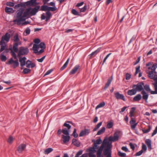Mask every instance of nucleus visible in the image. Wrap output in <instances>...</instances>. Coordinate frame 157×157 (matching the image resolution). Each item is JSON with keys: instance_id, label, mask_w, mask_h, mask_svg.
<instances>
[{"instance_id": "obj_2", "label": "nucleus", "mask_w": 157, "mask_h": 157, "mask_svg": "<svg viewBox=\"0 0 157 157\" xmlns=\"http://www.w3.org/2000/svg\"><path fill=\"white\" fill-rule=\"evenodd\" d=\"M144 83L143 82L137 83V85H134L132 86L133 89H135L136 91L140 92L142 91L141 94L142 95V98L146 102H147V101L148 97V94L143 90V86Z\"/></svg>"}, {"instance_id": "obj_11", "label": "nucleus", "mask_w": 157, "mask_h": 157, "mask_svg": "<svg viewBox=\"0 0 157 157\" xmlns=\"http://www.w3.org/2000/svg\"><path fill=\"white\" fill-rule=\"evenodd\" d=\"M115 96L117 99H121L123 101H125V99L124 95L122 94H120L118 92L115 93L114 94Z\"/></svg>"}, {"instance_id": "obj_46", "label": "nucleus", "mask_w": 157, "mask_h": 157, "mask_svg": "<svg viewBox=\"0 0 157 157\" xmlns=\"http://www.w3.org/2000/svg\"><path fill=\"white\" fill-rule=\"evenodd\" d=\"M151 129V127L150 126H148V128L147 129H144L143 130V132L144 133H147L150 131Z\"/></svg>"}, {"instance_id": "obj_14", "label": "nucleus", "mask_w": 157, "mask_h": 157, "mask_svg": "<svg viewBox=\"0 0 157 157\" xmlns=\"http://www.w3.org/2000/svg\"><path fill=\"white\" fill-rule=\"evenodd\" d=\"M26 147V145L25 144H21L20 145L17 149L18 152L20 153H21L24 150Z\"/></svg>"}, {"instance_id": "obj_47", "label": "nucleus", "mask_w": 157, "mask_h": 157, "mask_svg": "<svg viewBox=\"0 0 157 157\" xmlns=\"http://www.w3.org/2000/svg\"><path fill=\"white\" fill-rule=\"evenodd\" d=\"M63 126L64 127H66L68 130H69L71 128V126L66 122L64 124Z\"/></svg>"}, {"instance_id": "obj_31", "label": "nucleus", "mask_w": 157, "mask_h": 157, "mask_svg": "<svg viewBox=\"0 0 157 157\" xmlns=\"http://www.w3.org/2000/svg\"><path fill=\"white\" fill-rule=\"evenodd\" d=\"M30 33V30L29 28H27L24 33H23V35L24 36H27L29 35Z\"/></svg>"}, {"instance_id": "obj_21", "label": "nucleus", "mask_w": 157, "mask_h": 157, "mask_svg": "<svg viewBox=\"0 0 157 157\" xmlns=\"http://www.w3.org/2000/svg\"><path fill=\"white\" fill-rule=\"evenodd\" d=\"M62 138L63 139V142L64 143H66L69 141L70 137L69 135H66L65 136L64 135H62Z\"/></svg>"}, {"instance_id": "obj_45", "label": "nucleus", "mask_w": 157, "mask_h": 157, "mask_svg": "<svg viewBox=\"0 0 157 157\" xmlns=\"http://www.w3.org/2000/svg\"><path fill=\"white\" fill-rule=\"evenodd\" d=\"M118 154L119 156L121 157H125L126 155V154L125 153H122L120 151H118Z\"/></svg>"}, {"instance_id": "obj_27", "label": "nucleus", "mask_w": 157, "mask_h": 157, "mask_svg": "<svg viewBox=\"0 0 157 157\" xmlns=\"http://www.w3.org/2000/svg\"><path fill=\"white\" fill-rule=\"evenodd\" d=\"M0 57L1 61L3 62L5 61L7 59L6 56L4 55L3 53H2L1 54Z\"/></svg>"}, {"instance_id": "obj_42", "label": "nucleus", "mask_w": 157, "mask_h": 157, "mask_svg": "<svg viewBox=\"0 0 157 157\" xmlns=\"http://www.w3.org/2000/svg\"><path fill=\"white\" fill-rule=\"evenodd\" d=\"M48 7L47 6H43L41 7V10L42 11H48Z\"/></svg>"}, {"instance_id": "obj_49", "label": "nucleus", "mask_w": 157, "mask_h": 157, "mask_svg": "<svg viewBox=\"0 0 157 157\" xmlns=\"http://www.w3.org/2000/svg\"><path fill=\"white\" fill-rule=\"evenodd\" d=\"M30 71V69H28V68H25L24 69V70L23 71V73L24 74H27L29 73Z\"/></svg>"}, {"instance_id": "obj_26", "label": "nucleus", "mask_w": 157, "mask_h": 157, "mask_svg": "<svg viewBox=\"0 0 157 157\" xmlns=\"http://www.w3.org/2000/svg\"><path fill=\"white\" fill-rule=\"evenodd\" d=\"M53 151V149L52 148H49L46 149L44 151V153L45 154H48Z\"/></svg>"}, {"instance_id": "obj_20", "label": "nucleus", "mask_w": 157, "mask_h": 157, "mask_svg": "<svg viewBox=\"0 0 157 157\" xmlns=\"http://www.w3.org/2000/svg\"><path fill=\"white\" fill-rule=\"evenodd\" d=\"M72 144H73L74 145L77 146V147H79L80 145V142L78 141L77 140L75 139H73L72 141Z\"/></svg>"}, {"instance_id": "obj_38", "label": "nucleus", "mask_w": 157, "mask_h": 157, "mask_svg": "<svg viewBox=\"0 0 157 157\" xmlns=\"http://www.w3.org/2000/svg\"><path fill=\"white\" fill-rule=\"evenodd\" d=\"M39 48H40L41 49H44L46 48V46L45 44L43 42H41L40 43V44L38 45Z\"/></svg>"}, {"instance_id": "obj_32", "label": "nucleus", "mask_w": 157, "mask_h": 157, "mask_svg": "<svg viewBox=\"0 0 157 157\" xmlns=\"http://www.w3.org/2000/svg\"><path fill=\"white\" fill-rule=\"evenodd\" d=\"M46 21H48L51 16V14L49 11H47L46 12Z\"/></svg>"}, {"instance_id": "obj_55", "label": "nucleus", "mask_w": 157, "mask_h": 157, "mask_svg": "<svg viewBox=\"0 0 157 157\" xmlns=\"http://www.w3.org/2000/svg\"><path fill=\"white\" fill-rule=\"evenodd\" d=\"M142 150H144L145 151H146L147 149V147L146 146L144 143L142 144Z\"/></svg>"}, {"instance_id": "obj_6", "label": "nucleus", "mask_w": 157, "mask_h": 157, "mask_svg": "<svg viewBox=\"0 0 157 157\" xmlns=\"http://www.w3.org/2000/svg\"><path fill=\"white\" fill-rule=\"evenodd\" d=\"M29 50L28 48L24 47H21L18 51V56L20 57L21 55H25L29 52Z\"/></svg>"}, {"instance_id": "obj_41", "label": "nucleus", "mask_w": 157, "mask_h": 157, "mask_svg": "<svg viewBox=\"0 0 157 157\" xmlns=\"http://www.w3.org/2000/svg\"><path fill=\"white\" fill-rule=\"evenodd\" d=\"M72 135L74 136L75 138H77L78 136V134L76 133V129L74 128L73 133H72Z\"/></svg>"}, {"instance_id": "obj_62", "label": "nucleus", "mask_w": 157, "mask_h": 157, "mask_svg": "<svg viewBox=\"0 0 157 157\" xmlns=\"http://www.w3.org/2000/svg\"><path fill=\"white\" fill-rule=\"evenodd\" d=\"M83 151L82 150H80L78 151L76 154L75 155L78 156L80 155H81Z\"/></svg>"}, {"instance_id": "obj_54", "label": "nucleus", "mask_w": 157, "mask_h": 157, "mask_svg": "<svg viewBox=\"0 0 157 157\" xmlns=\"http://www.w3.org/2000/svg\"><path fill=\"white\" fill-rule=\"evenodd\" d=\"M89 150V151H90V152H95L96 151V150L93 147H90Z\"/></svg>"}, {"instance_id": "obj_51", "label": "nucleus", "mask_w": 157, "mask_h": 157, "mask_svg": "<svg viewBox=\"0 0 157 157\" xmlns=\"http://www.w3.org/2000/svg\"><path fill=\"white\" fill-rule=\"evenodd\" d=\"M102 142V140L101 138H99L96 140V142L94 141V143H95L97 144H101Z\"/></svg>"}, {"instance_id": "obj_13", "label": "nucleus", "mask_w": 157, "mask_h": 157, "mask_svg": "<svg viewBox=\"0 0 157 157\" xmlns=\"http://www.w3.org/2000/svg\"><path fill=\"white\" fill-rule=\"evenodd\" d=\"M104 155H106V157H111L110 150L105 148L103 151Z\"/></svg>"}, {"instance_id": "obj_19", "label": "nucleus", "mask_w": 157, "mask_h": 157, "mask_svg": "<svg viewBox=\"0 0 157 157\" xmlns=\"http://www.w3.org/2000/svg\"><path fill=\"white\" fill-rule=\"evenodd\" d=\"M79 66L78 65L75 66L70 71V75H73L75 74L79 68Z\"/></svg>"}, {"instance_id": "obj_58", "label": "nucleus", "mask_w": 157, "mask_h": 157, "mask_svg": "<svg viewBox=\"0 0 157 157\" xmlns=\"http://www.w3.org/2000/svg\"><path fill=\"white\" fill-rule=\"evenodd\" d=\"M1 45V48L0 49V52H2L4 50H5V48L6 47L5 45Z\"/></svg>"}, {"instance_id": "obj_53", "label": "nucleus", "mask_w": 157, "mask_h": 157, "mask_svg": "<svg viewBox=\"0 0 157 157\" xmlns=\"http://www.w3.org/2000/svg\"><path fill=\"white\" fill-rule=\"evenodd\" d=\"M143 151L142 150H141L140 151H139L136 153L135 154V156H140L143 153Z\"/></svg>"}, {"instance_id": "obj_36", "label": "nucleus", "mask_w": 157, "mask_h": 157, "mask_svg": "<svg viewBox=\"0 0 157 157\" xmlns=\"http://www.w3.org/2000/svg\"><path fill=\"white\" fill-rule=\"evenodd\" d=\"M105 105V103L104 101H103L100 103L99 104L97 105L96 107V109H98L100 108L104 107Z\"/></svg>"}, {"instance_id": "obj_56", "label": "nucleus", "mask_w": 157, "mask_h": 157, "mask_svg": "<svg viewBox=\"0 0 157 157\" xmlns=\"http://www.w3.org/2000/svg\"><path fill=\"white\" fill-rule=\"evenodd\" d=\"M72 13L74 15H79V13H78V12L75 9H73L72 10Z\"/></svg>"}, {"instance_id": "obj_18", "label": "nucleus", "mask_w": 157, "mask_h": 157, "mask_svg": "<svg viewBox=\"0 0 157 157\" xmlns=\"http://www.w3.org/2000/svg\"><path fill=\"white\" fill-rule=\"evenodd\" d=\"M26 67L27 68H29L30 67L31 68L35 67V65L34 63H32L29 60H28L26 62Z\"/></svg>"}, {"instance_id": "obj_61", "label": "nucleus", "mask_w": 157, "mask_h": 157, "mask_svg": "<svg viewBox=\"0 0 157 157\" xmlns=\"http://www.w3.org/2000/svg\"><path fill=\"white\" fill-rule=\"evenodd\" d=\"M45 56H44L40 59H37V60L39 62H42L45 59Z\"/></svg>"}, {"instance_id": "obj_39", "label": "nucleus", "mask_w": 157, "mask_h": 157, "mask_svg": "<svg viewBox=\"0 0 157 157\" xmlns=\"http://www.w3.org/2000/svg\"><path fill=\"white\" fill-rule=\"evenodd\" d=\"M102 124V122H100L98 124L95 126L94 128L93 129V131H95L97 130L101 125Z\"/></svg>"}, {"instance_id": "obj_43", "label": "nucleus", "mask_w": 157, "mask_h": 157, "mask_svg": "<svg viewBox=\"0 0 157 157\" xmlns=\"http://www.w3.org/2000/svg\"><path fill=\"white\" fill-rule=\"evenodd\" d=\"M140 66L136 67V72L134 74V75L136 76V74L140 71Z\"/></svg>"}, {"instance_id": "obj_30", "label": "nucleus", "mask_w": 157, "mask_h": 157, "mask_svg": "<svg viewBox=\"0 0 157 157\" xmlns=\"http://www.w3.org/2000/svg\"><path fill=\"white\" fill-rule=\"evenodd\" d=\"M69 130L67 129L66 128H64L62 129V132L64 135H69Z\"/></svg>"}, {"instance_id": "obj_17", "label": "nucleus", "mask_w": 157, "mask_h": 157, "mask_svg": "<svg viewBox=\"0 0 157 157\" xmlns=\"http://www.w3.org/2000/svg\"><path fill=\"white\" fill-rule=\"evenodd\" d=\"M21 42H15L13 44V50L15 52H17L18 51V45H21Z\"/></svg>"}, {"instance_id": "obj_8", "label": "nucleus", "mask_w": 157, "mask_h": 157, "mask_svg": "<svg viewBox=\"0 0 157 157\" xmlns=\"http://www.w3.org/2000/svg\"><path fill=\"white\" fill-rule=\"evenodd\" d=\"M10 35L8 33H7L5 35L2 36L1 38V40L0 43L1 45L4 44H5L4 41H6L8 42L10 40Z\"/></svg>"}, {"instance_id": "obj_57", "label": "nucleus", "mask_w": 157, "mask_h": 157, "mask_svg": "<svg viewBox=\"0 0 157 157\" xmlns=\"http://www.w3.org/2000/svg\"><path fill=\"white\" fill-rule=\"evenodd\" d=\"M1 81L7 84V85H11V82L10 80H9L7 81H4V80H2Z\"/></svg>"}, {"instance_id": "obj_48", "label": "nucleus", "mask_w": 157, "mask_h": 157, "mask_svg": "<svg viewBox=\"0 0 157 157\" xmlns=\"http://www.w3.org/2000/svg\"><path fill=\"white\" fill-rule=\"evenodd\" d=\"M48 10L47 11H53L56 10V8L54 7H48Z\"/></svg>"}, {"instance_id": "obj_64", "label": "nucleus", "mask_w": 157, "mask_h": 157, "mask_svg": "<svg viewBox=\"0 0 157 157\" xmlns=\"http://www.w3.org/2000/svg\"><path fill=\"white\" fill-rule=\"evenodd\" d=\"M94 152H90L89 153V157H96V155L94 154Z\"/></svg>"}, {"instance_id": "obj_37", "label": "nucleus", "mask_w": 157, "mask_h": 157, "mask_svg": "<svg viewBox=\"0 0 157 157\" xmlns=\"http://www.w3.org/2000/svg\"><path fill=\"white\" fill-rule=\"evenodd\" d=\"M113 125V123L112 122L110 121L108 122L106 125V128L109 129L112 127Z\"/></svg>"}, {"instance_id": "obj_50", "label": "nucleus", "mask_w": 157, "mask_h": 157, "mask_svg": "<svg viewBox=\"0 0 157 157\" xmlns=\"http://www.w3.org/2000/svg\"><path fill=\"white\" fill-rule=\"evenodd\" d=\"M112 147V145L111 143L108 142L106 148L110 150V148Z\"/></svg>"}, {"instance_id": "obj_28", "label": "nucleus", "mask_w": 157, "mask_h": 157, "mask_svg": "<svg viewBox=\"0 0 157 157\" xmlns=\"http://www.w3.org/2000/svg\"><path fill=\"white\" fill-rule=\"evenodd\" d=\"M112 79H109L107 82V83L105 84V86L104 87V90H106L107 88L109 87L110 84Z\"/></svg>"}, {"instance_id": "obj_60", "label": "nucleus", "mask_w": 157, "mask_h": 157, "mask_svg": "<svg viewBox=\"0 0 157 157\" xmlns=\"http://www.w3.org/2000/svg\"><path fill=\"white\" fill-rule=\"evenodd\" d=\"M157 133V126H156L155 129L154 130V131H153V132L152 133V135H151V136H153L154 135L156 134Z\"/></svg>"}, {"instance_id": "obj_25", "label": "nucleus", "mask_w": 157, "mask_h": 157, "mask_svg": "<svg viewBox=\"0 0 157 157\" xmlns=\"http://www.w3.org/2000/svg\"><path fill=\"white\" fill-rule=\"evenodd\" d=\"M13 40L15 42H20V39L18 37V35L17 34H15L13 37Z\"/></svg>"}, {"instance_id": "obj_16", "label": "nucleus", "mask_w": 157, "mask_h": 157, "mask_svg": "<svg viewBox=\"0 0 157 157\" xmlns=\"http://www.w3.org/2000/svg\"><path fill=\"white\" fill-rule=\"evenodd\" d=\"M26 58L25 57H24L23 58H19V62L20 63V66L21 67H22L26 64L25 62V60Z\"/></svg>"}, {"instance_id": "obj_22", "label": "nucleus", "mask_w": 157, "mask_h": 157, "mask_svg": "<svg viewBox=\"0 0 157 157\" xmlns=\"http://www.w3.org/2000/svg\"><path fill=\"white\" fill-rule=\"evenodd\" d=\"M100 48H98L97 50L92 52L89 55V58L91 59L93 56L96 55L100 51Z\"/></svg>"}, {"instance_id": "obj_15", "label": "nucleus", "mask_w": 157, "mask_h": 157, "mask_svg": "<svg viewBox=\"0 0 157 157\" xmlns=\"http://www.w3.org/2000/svg\"><path fill=\"white\" fill-rule=\"evenodd\" d=\"M145 142L147 145L149 151H151L152 149L151 146L152 142L151 140L149 139H147L145 141Z\"/></svg>"}, {"instance_id": "obj_10", "label": "nucleus", "mask_w": 157, "mask_h": 157, "mask_svg": "<svg viewBox=\"0 0 157 157\" xmlns=\"http://www.w3.org/2000/svg\"><path fill=\"white\" fill-rule=\"evenodd\" d=\"M90 132V129L85 128L83 130H82L79 134L80 137H82L84 136L87 135Z\"/></svg>"}, {"instance_id": "obj_24", "label": "nucleus", "mask_w": 157, "mask_h": 157, "mask_svg": "<svg viewBox=\"0 0 157 157\" xmlns=\"http://www.w3.org/2000/svg\"><path fill=\"white\" fill-rule=\"evenodd\" d=\"M142 98V96L140 94H138L134 97L133 98L134 101H137L140 100Z\"/></svg>"}, {"instance_id": "obj_9", "label": "nucleus", "mask_w": 157, "mask_h": 157, "mask_svg": "<svg viewBox=\"0 0 157 157\" xmlns=\"http://www.w3.org/2000/svg\"><path fill=\"white\" fill-rule=\"evenodd\" d=\"M120 132L117 131L115 132L113 136H110L109 137V140L112 142H115L117 141L119 139V134H120Z\"/></svg>"}, {"instance_id": "obj_29", "label": "nucleus", "mask_w": 157, "mask_h": 157, "mask_svg": "<svg viewBox=\"0 0 157 157\" xmlns=\"http://www.w3.org/2000/svg\"><path fill=\"white\" fill-rule=\"evenodd\" d=\"M5 10L6 12L7 13H13V8H11L7 7H6Z\"/></svg>"}, {"instance_id": "obj_3", "label": "nucleus", "mask_w": 157, "mask_h": 157, "mask_svg": "<svg viewBox=\"0 0 157 157\" xmlns=\"http://www.w3.org/2000/svg\"><path fill=\"white\" fill-rule=\"evenodd\" d=\"M39 6H36L33 8L31 7L29 8L26 10L25 11L23 12V16L21 18L20 21L22 20H25L24 17H27L28 16H32L35 15L36 13L38 11L39 9Z\"/></svg>"}, {"instance_id": "obj_33", "label": "nucleus", "mask_w": 157, "mask_h": 157, "mask_svg": "<svg viewBox=\"0 0 157 157\" xmlns=\"http://www.w3.org/2000/svg\"><path fill=\"white\" fill-rule=\"evenodd\" d=\"M144 89L147 91L148 92H150V93H151V91H152V90H151V89L149 85H145L144 86Z\"/></svg>"}, {"instance_id": "obj_59", "label": "nucleus", "mask_w": 157, "mask_h": 157, "mask_svg": "<svg viewBox=\"0 0 157 157\" xmlns=\"http://www.w3.org/2000/svg\"><path fill=\"white\" fill-rule=\"evenodd\" d=\"M6 5L7 6H14V3H13V2H7L6 3Z\"/></svg>"}, {"instance_id": "obj_1", "label": "nucleus", "mask_w": 157, "mask_h": 157, "mask_svg": "<svg viewBox=\"0 0 157 157\" xmlns=\"http://www.w3.org/2000/svg\"><path fill=\"white\" fill-rule=\"evenodd\" d=\"M23 10H17L16 12V16L15 17V19L13 21V22L15 24H16L18 25H26L30 23V22L29 21H25L23 22L25 20L26 17H24V19L25 20H22L20 21L21 18L23 16Z\"/></svg>"}, {"instance_id": "obj_7", "label": "nucleus", "mask_w": 157, "mask_h": 157, "mask_svg": "<svg viewBox=\"0 0 157 157\" xmlns=\"http://www.w3.org/2000/svg\"><path fill=\"white\" fill-rule=\"evenodd\" d=\"M6 64L8 65H12L13 68H15L19 65V63L17 59L14 60L13 58H11L9 60Z\"/></svg>"}, {"instance_id": "obj_34", "label": "nucleus", "mask_w": 157, "mask_h": 157, "mask_svg": "<svg viewBox=\"0 0 157 157\" xmlns=\"http://www.w3.org/2000/svg\"><path fill=\"white\" fill-rule=\"evenodd\" d=\"M105 127H103L102 128L98 131L97 132V135H100L104 132L105 131Z\"/></svg>"}, {"instance_id": "obj_12", "label": "nucleus", "mask_w": 157, "mask_h": 157, "mask_svg": "<svg viewBox=\"0 0 157 157\" xmlns=\"http://www.w3.org/2000/svg\"><path fill=\"white\" fill-rule=\"evenodd\" d=\"M154 82L152 83V85L154 86L155 91H151V94H157V79H153Z\"/></svg>"}, {"instance_id": "obj_52", "label": "nucleus", "mask_w": 157, "mask_h": 157, "mask_svg": "<svg viewBox=\"0 0 157 157\" xmlns=\"http://www.w3.org/2000/svg\"><path fill=\"white\" fill-rule=\"evenodd\" d=\"M13 140V138L11 136H10L8 140V142L10 144L12 143Z\"/></svg>"}, {"instance_id": "obj_63", "label": "nucleus", "mask_w": 157, "mask_h": 157, "mask_svg": "<svg viewBox=\"0 0 157 157\" xmlns=\"http://www.w3.org/2000/svg\"><path fill=\"white\" fill-rule=\"evenodd\" d=\"M87 6L86 5H85L83 8H82L80 10V12H84L86 10Z\"/></svg>"}, {"instance_id": "obj_23", "label": "nucleus", "mask_w": 157, "mask_h": 157, "mask_svg": "<svg viewBox=\"0 0 157 157\" xmlns=\"http://www.w3.org/2000/svg\"><path fill=\"white\" fill-rule=\"evenodd\" d=\"M136 90L135 89H133L129 90L128 92V94L129 95H132L135 94L136 93Z\"/></svg>"}, {"instance_id": "obj_5", "label": "nucleus", "mask_w": 157, "mask_h": 157, "mask_svg": "<svg viewBox=\"0 0 157 157\" xmlns=\"http://www.w3.org/2000/svg\"><path fill=\"white\" fill-rule=\"evenodd\" d=\"M108 142L107 141H105V140H104L101 146L97 151V157H103L101 155V154L104 147H105L106 145L107 146Z\"/></svg>"}, {"instance_id": "obj_35", "label": "nucleus", "mask_w": 157, "mask_h": 157, "mask_svg": "<svg viewBox=\"0 0 157 157\" xmlns=\"http://www.w3.org/2000/svg\"><path fill=\"white\" fill-rule=\"evenodd\" d=\"M69 59L68 58L67 60V61L65 62V63L63 65V66L61 68L60 70H64L67 66V65H68L69 62Z\"/></svg>"}, {"instance_id": "obj_4", "label": "nucleus", "mask_w": 157, "mask_h": 157, "mask_svg": "<svg viewBox=\"0 0 157 157\" xmlns=\"http://www.w3.org/2000/svg\"><path fill=\"white\" fill-rule=\"evenodd\" d=\"M157 68V64H154L151 67H148L147 73L148 74V77L150 78H157V75L155 71Z\"/></svg>"}, {"instance_id": "obj_44", "label": "nucleus", "mask_w": 157, "mask_h": 157, "mask_svg": "<svg viewBox=\"0 0 157 157\" xmlns=\"http://www.w3.org/2000/svg\"><path fill=\"white\" fill-rule=\"evenodd\" d=\"M38 48H39V47H38V45H37L36 44H34L33 45V51H37V49H38Z\"/></svg>"}, {"instance_id": "obj_40", "label": "nucleus", "mask_w": 157, "mask_h": 157, "mask_svg": "<svg viewBox=\"0 0 157 157\" xmlns=\"http://www.w3.org/2000/svg\"><path fill=\"white\" fill-rule=\"evenodd\" d=\"M10 50H11V53L12 56L15 59H17V56L16 54L14 52V51H13L12 49L11 48H10Z\"/></svg>"}]
</instances>
